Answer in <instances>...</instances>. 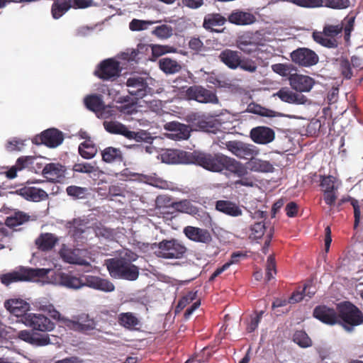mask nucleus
<instances>
[{
    "label": "nucleus",
    "instance_id": "f257e3e1",
    "mask_svg": "<svg viewBox=\"0 0 363 363\" xmlns=\"http://www.w3.org/2000/svg\"><path fill=\"white\" fill-rule=\"evenodd\" d=\"M162 161L169 164H195L213 172L226 170L238 177L247 174V167L234 158L222 153L189 152L170 150L162 155Z\"/></svg>",
    "mask_w": 363,
    "mask_h": 363
},
{
    "label": "nucleus",
    "instance_id": "f03ea898",
    "mask_svg": "<svg viewBox=\"0 0 363 363\" xmlns=\"http://www.w3.org/2000/svg\"><path fill=\"white\" fill-rule=\"evenodd\" d=\"M354 16L348 15L340 22L326 23L322 32L313 33V38L325 48H337L339 45L337 37L341 35L342 31L345 41L350 40L351 32L354 29Z\"/></svg>",
    "mask_w": 363,
    "mask_h": 363
},
{
    "label": "nucleus",
    "instance_id": "7ed1b4c3",
    "mask_svg": "<svg viewBox=\"0 0 363 363\" xmlns=\"http://www.w3.org/2000/svg\"><path fill=\"white\" fill-rule=\"evenodd\" d=\"M338 324L347 332L351 333L356 326L363 324V313L350 301H343L337 305Z\"/></svg>",
    "mask_w": 363,
    "mask_h": 363
},
{
    "label": "nucleus",
    "instance_id": "20e7f679",
    "mask_svg": "<svg viewBox=\"0 0 363 363\" xmlns=\"http://www.w3.org/2000/svg\"><path fill=\"white\" fill-rule=\"evenodd\" d=\"M105 264L110 276L114 279L135 281L139 277V267L123 259L110 258L105 261Z\"/></svg>",
    "mask_w": 363,
    "mask_h": 363
},
{
    "label": "nucleus",
    "instance_id": "39448f33",
    "mask_svg": "<svg viewBox=\"0 0 363 363\" xmlns=\"http://www.w3.org/2000/svg\"><path fill=\"white\" fill-rule=\"evenodd\" d=\"M45 269H33L21 267L18 270L12 271L0 276L1 282L5 286L18 281H31L36 278L44 277L47 275Z\"/></svg>",
    "mask_w": 363,
    "mask_h": 363
},
{
    "label": "nucleus",
    "instance_id": "423d86ee",
    "mask_svg": "<svg viewBox=\"0 0 363 363\" xmlns=\"http://www.w3.org/2000/svg\"><path fill=\"white\" fill-rule=\"evenodd\" d=\"M154 245L158 247L157 255L164 259H180L187 251L186 246L177 239L163 240Z\"/></svg>",
    "mask_w": 363,
    "mask_h": 363
},
{
    "label": "nucleus",
    "instance_id": "0eeeda50",
    "mask_svg": "<svg viewBox=\"0 0 363 363\" xmlns=\"http://www.w3.org/2000/svg\"><path fill=\"white\" fill-rule=\"evenodd\" d=\"M21 322L27 327L31 328L33 330H38L47 333L55 329V325L47 316L40 313H30L25 315Z\"/></svg>",
    "mask_w": 363,
    "mask_h": 363
},
{
    "label": "nucleus",
    "instance_id": "6e6552de",
    "mask_svg": "<svg viewBox=\"0 0 363 363\" xmlns=\"http://www.w3.org/2000/svg\"><path fill=\"white\" fill-rule=\"evenodd\" d=\"M185 96L189 100H194L201 104H217L219 103V99L215 91L200 85L189 86L185 91Z\"/></svg>",
    "mask_w": 363,
    "mask_h": 363
},
{
    "label": "nucleus",
    "instance_id": "1a4fd4ad",
    "mask_svg": "<svg viewBox=\"0 0 363 363\" xmlns=\"http://www.w3.org/2000/svg\"><path fill=\"white\" fill-rule=\"evenodd\" d=\"M121 72L119 62L108 58L100 62L94 71V75L104 81H113L120 76Z\"/></svg>",
    "mask_w": 363,
    "mask_h": 363
},
{
    "label": "nucleus",
    "instance_id": "9d476101",
    "mask_svg": "<svg viewBox=\"0 0 363 363\" xmlns=\"http://www.w3.org/2000/svg\"><path fill=\"white\" fill-rule=\"evenodd\" d=\"M225 147L233 155L240 159L250 160L259 155V149L254 145L240 140H230L225 143Z\"/></svg>",
    "mask_w": 363,
    "mask_h": 363
},
{
    "label": "nucleus",
    "instance_id": "9b49d317",
    "mask_svg": "<svg viewBox=\"0 0 363 363\" xmlns=\"http://www.w3.org/2000/svg\"><path fill=\"white\" fill-rule=\"evenodd\" d=\"M320 182L325 203L330 207L333 206L337 199L338 180L332 175L320 176Z\"/></svg>",
    "mask_w": 363,
    "mask_h": 363
},
{
    "label": "nucleus",
    "instance_id": "f8f14e48",
    "mask_svg": "<svg viewBox=\"0 0 363 363\" xmlns=\"http://www.w3.org/2000/svg\"><path fill=\"white\" fill-rule=\"evenodd\" d=\"M64 135L62 132L57 128H48L43 131L40 135H35L32 142L35 145H45V146L55 148L62 143Z\"/></svg>",
    "mask_w": 363,
    "mask_h": 363
},
{
    "label": "nucleus",
    "instance_id": "ddd939ff",
    "mask_svg": "<svg viewBox=\"0 0 363 363\" xmlns=\"http://www.w3.org/2000/svg\"><path fill=\"white\" fill-rule=\"evenodd\" d=\"M125 84L128 93L137 99H142L152 92V88L148 86L147 79L138 75L130 77Z\"/></svg>",
    "mask_w": 363,
    "mask_h": 363
},
{
    "label": "nucleus",
    "instance_id": "4468645a",
    "mask_svg": "<svg viewBox=\"0 0 363 363\" xmlns=\"http://www.w3.org/2000/svg\"><path fill=\"white\" fill-rule=\"evenodd\" d=\"M64 323L69 329L84 334H89L96 328V322L88 314H81L75 320L65 319Z\"/></svg>",
    "mask_w": 363,
    "mask_h": 363
},
{
    "label": "nucleus",
    "instance_id": "2eb2a0df",
    "mask_svg": "<svg viewBox=\"0 0 363 363\" xmlns=\"http://www.w3.org/2000/svg\"><path fill=\"white\" fill-rule=\"evenodd\" d=\"M291 60L301 67H309L318 62L319 57L313 50L301 48L294 50L291 53Z\"/></svg>",
    "mask_w": 363,
    "mask_h": 363
},
{
    "label": "nucleus",
    "instance_id": "dca6fc26",
    "mask_svg": "<svg viewBox=\"0 0 363 363\" xmlns=\"http://www.w3.org/2000/svg\"><path fill=\"white\" fill-rule=\"evenodd\" d=\"M183 233L188 239L195 242L209 245L213 240L211 232L206 228L188 225L184 228Z\"/></svg>",
    "mask_w": 363,
    "mask_h": 363
},
{
    "label": "nucleus",
    "instance_id": "f3484780",
    "mask_svg": "<svg viewBox=\"0 0 363 363\" xmlns=\"http://www.w3.org/2000/svg\"><path fill=\"white\" fill-rule=\"evenodd\" d=\"M313 315L316 319L329 325L338 324L340 320L337 310L325 305L316 306L313 310Z\"/></svg>",
    "mask_w": 363,
    "mask_h": 363
},
{
    "label": "nucleus",
    "instance_id": "a211bd4d",
    "mask_svg": "<svg viewBox=\"0 0 363 363\" xmlns=\"http://www.w3.org/2000/svg\"><path fill=\"white\" fill-rule=\"evenodd\" d=\"M164 128L170 132L167 134V138L174 140H187L191 133L189 125L177 121L167 123Z\"/></svg>",
    "mask_w": 363,
    "mask_h": 363
},
{
    "label": "nucleus",
    "instance_id": "6ab92c4d",
    "mask_svg": "<svg viewBox=\"0 0 363 363\" xmlns=\"http://www.w3.org/2000/svg\"><path fill=\"white\" fill-rule=\"evenodd\" d=\"M17 337L33 346L43 347L51 343L48 333H37L28 330H23L18 333Z\"/></svg>",
    "mask_w": 363,
    "mask_h": 363
},
{
    "label": "nucleus",
    "instance_id": "aec40b11",
    "mask_svg": "<svg viewBox=\"0 0 363 363\" xmlns=\"http://www.w3.org/2000/svg\"><path fill=\"white\" fill-rule=\"evenodd\" d=\"M67 168L60 163H49L45 165L42 175L48 181L60 183L65 179Z\"/></svg>",
    "mask_w": 363,
    "mask_h": 363
},
{
    "label": "nucleus",
    "instance_id": "412c9836",
    "mask_svg": "<svg viewBox=\"0 0 363 363\" xmlns=\"http://www.w3.org/2000/svg\"><path fill=\"white\" fill-rule=\"evenodd\" d=\"M291 88L298 92H308L314 85V79L309 76L293 74L289 77Z\"/></svg>",
    "mask_w": 363,
    "mask_h": 363
},
{
    "label": "nucleus",
    "instance_id": "4be33fe9",
    "mask_svg": "<svg viewBox=\"0 0 363 363\" xmlns=\"http://www.w3.org/2000/svg\"><path fill=\"white\" fill-rule=\"evenodd\" d=\"M250 136L254 143L266 145L274 140L275 133L269 127L258 126L250 130Z\"/></svg>",
    "mask_w": 363,
    "mask_h": 363
},
{
    "label": "nucleus",
    "instance_id": "5701e85b",
    "mask_svg": "<svg viewBox=\"0 0 363 363\" xmlns=\"http://www.w3.org/2000/svg\"><path fill=\"white\" fill-rule=\"evenodd\" d=\"M4 307L11 314L21 317V319L30 310V304L21 298H11L4 302Z\"/></svg>",
    "mask_w": 363,
    "mask_h": 363
},
{
    "label": "nucleus",
    "instance_id": "b1692460",
    "mask_svg": "<svg viewBox=\"0 0 363 363\" xmlns=\"http://www.w3.org/2000/svg\"><path fill=\"white\" fill-rule=\"evenodd\" d=\"M84 278L85 286L104 292H111L115 289L114 284L108 279L91 275L84 276Z\"/></svg>",
    "mask_w": 363,
    "mask_h": 363
},
{
    "label": "nucleus",
    "instance_id": "393cba45",
    "mask_svg": "<svg viewBox=\"0 0 363 363\" xmlns=\"http://www.w3.org/2000/svg\"><path fill=\"white\" fill-rule=\"evenodd\" d=\"M43 157L39 156H21L18 157V165H21L23 169H28L29 171L36 174L43 173L45 164L43 162Z\"/></svg>",
    "mask_w": 363,
    "mask_h": 363
},
{
    "label": "nucleus",
    "instance_id": "a878e982",
    "mask_svg": "<svg viewBox=\"0 0 363 363\" xmlns=\"http://www.w3.org/2000/svg\"><path fill=\"white\" fill-rule=\"evenodd\" d=\"M228 21L232 24L246 26L255 23L256 18L250 12L235 9L228 15Z\"/></svg>",
    "mask_w": 363,
    "mask_h": 363
},
{
    "label": "nucleus",
    "instance_id": "bb28decb",
    "mask_svg": "<svg viewBox=\"0 0 363 363\" xmlns=\"http://www.w3.org/2000/svg\"><path fill=\"white\" fill-rule=\"evenodd\" d=\"M241 52L238 50H233L225 48L220 51L218 58L228 68L230 69H236L238 68L239 60Z\"/></svg>",
    "mask_w": 363,
    "mask_h": 363
},
{
    "label": "nucleus",
    "instance_id": "cd10ccee",
    "mask_svg": "<svg viewBox=\"0 0 363 363\" xmlns=\"http://www.w3.org/2000/svg\"><path fill=\"white\" fill-rule=\"evenodd\" d=\"M216 209L231 217L242 216V211L235 203L229 200H218L216 202Z\"/></svg>",
    "mask_w": 363,
    "mask_h": 363
},
{
    "label": "nucleus",
    "instance_id": "c85d7f7f",
    "mask_svg": "<svg viewBox=\"0 0 363 363\" xmlns=\"http://www.w3.org/2000/svg\"><path fill=\"white\" fill-rule=\"evenodd\" d=\"M84 276L82 277H77L70 273H60L59 274V283L67 288L72 289H79L85 286Z\"/></svg>",
    "mask_w": 363,
    "mask_h": 363
},
{
    "label": "nucleus",
    "instance_id": "c756f323",
    "mask_svg": "<svg viewBox=\"0 0 363 363\" xmlns=\"http://www.w3.org/2000/svg\"><path fill=\"white\" fill-rule=\"evenodd\" d=\"M16 192L26 199L33 201H39L48 197V194L44 190L33 186H23Z\"/></svg>",
    "mask_w": 363,
    "mask_h": 363
},
{
    "label": "nucleus",
    "instance_id": "7c9ffc66",
    "mask_svg": "<svg viewBox=\"0 0 363 363\" xmlns=\"http://www.w3.org/2000/svg\"><path fill=\"white\" fill-rule=\"evenodd\" d=\"M274 96H278L282 101L289 104H303L307 100L305 96L294 93L287 88H281Z\"/></svg>",
    "mask_w": 363,
    "mask_h": 363
},
{
    "label": "nucleus",
    "instance_id": "2f4dec72",
    "mask_svg": "<svg viewBox=\"0 0 363 363\" xmlns=\"http://www.w3.org/2000/svg\"><path fill=\"white\" fill-rule=\"evenodd\" d=\"M58 242V238L52 233H41L35 240V243L41 251L51 250Z\"/></svg>",
    "mask_w": 363,
    "mask_h": 363
},
{
    "label": "nucleus",
    "instance_id": "473e14b6",
    "mask_svg": "<svg viewBox=\"0 0 363 363\" xmlns=\"http://www.w3.org/2000/svg\"><path fill=\"white\" fill-rule=\"evenodd\" d=\"M101 158L106 163H121L123 161V155L120 148L107 147L101 151Z\"/></svg>",
    "mask_w": 363,
    "mask_h": 363
},
{
    "label": "nucleus",
    "instance_id": "72a5a7b5",
    "mask_svg": "<svg viewBox=\"0 0 363 363\" xmlns=\"http://www.w3.org/2000/svg\"><path fill=\"white\" fill-rule=\"evenodd\" d=\"M247 165L251 171L257 172H273L274 169V166L269 161L262 160L255 157H252Z\"/></svg>",
    "mask_w": 363,
    "mask_h": 363
},
{
    "label": "nucleus",
    "instance_id": "f704fd0d",
    "mask_svg": "<svg viewBox=\"0 0 363 363\" xmlns=\"http://www.w3.org/2000/svg\"><path fill=\"white\" fill-rule=\"evenodd\" d=\"M82 251L79 249L67 250L62 257L65 262L69 264H74L81 266H89V262L81 256Z\"/></svg>",
    "mask_w": 363,
    "mask_h": 363
},
{
    "label": "nucleus",
    "instance_id": "c9c22d12",
    "mask_svg": "<svg viewBox=\"0 0 363 363\" xmlns=\"http://www.w3.org/2000/svg\"><path fill=\"white\" fill-rule=\"evenodd\" d=\"M70 8H72V0H55L51 7L52 16L55 19H58Z\"/></svg>",
    "mask_w": 363,
    "mask_h": 363
},
{
    "label": "nucleus",
    "instance_id": "e433bc0d",
    "mask_svg": "<svg viewBox=\"0 0 363 363\" xmlns=\"http://www.w3.org/2000/svg\"><path fill=\"white\" fill-rule=\"evenodd\" d=\"M118 322L122 327L131 330L140 324L139 319L131 312L121 313L118 316Z\"/></svg>",
    "mask_w": 363,
    "mask_h": 363
},
{
    "label": "nucleus",
    "instance_id": "4c0bfd02",
    "mask_svg": "<svg viewBox=\"0 0 363 363\" xmlns=\"http://www.w3.org/2000/svg\"><path fill=\"white\" fill-rule=\"evenodd\" d=\"M227 21L228 18L223 16L220 13H208L204 17L203 26L206 30H210L213 26H219L224 25Z\"/></svg>",
    "mask_w": 363,
    "mask_h": 363
},
{
    "label": "nucleus",
    "instance_id": "58836bf2",
    "mask_svg": "<svg viewBox=\"0 0 363 363\" xmlns=\"http://www.w3.org/2000/svg\"><path fill=\"white\" fill-rule=\"evenodd\" d=\"M84 101L86 107L91 111L96 113L104 108V103L101 95H89L85 97Z\"/></svg>",
    "mask_w": 363,
    "mask_h": 363
},
{
    "label": "nucleus",
    "instance_id": "ea45409f",
    "mask_svg": "<svg viewBox=\"0 0 363 363\" xmlns=\"http://www.w3.org/2000/svg\"><path fill=\"white\" fill-rule=\"evenodd\" d=\"M105 130L111 133L116 135H121L126 138L128 128L126 125L122 124L118 121H105L103 123Z\"/></svg>",
    "mask_w": 363,
    "mask_h": 363
},
{
    "label": "nucleus",
    "instance_id": "a19ab883",
    "mask_svg": "<svg viewBox=\"0 0 363 363\" xmlns=\"http://www.w3.org/2000/svg\"><path fill=\"white\" fill-rule=\"evenodd\" d=\"M160 68L166 74H174L182 69V66L174 60L168 57L162 58L159 61Z\"/></svg>",
    "mask_w": 363,
    "mask_h": 363
},
{
    "label": "nucleus",
    "instance_id": "79ce46f5",
    "mask_svg": "<svg viewBox=\"0 0 363 363\" xmlns=\"http://www.w3.org/2000/svg\"><path fill=\"white\" fill-rule=\"evenodd\" d=\"M97 152V148L91 140H85L79 146V153L84 159L93 158Z\"/></svg>",
    "mask_w": 363,
    "mask_h": 363
},
{
    "label": "nucleus",
    "instance_id": "37998d69",
    "mask_svg": "<svg viewBox=\"0 0 363 363\" xmlns=\"http://www.w3.org/2000/svg\"><path fill=\"white\" fill-rule=\"evenodd\" d=\"M128 140H134L136 142H145L152 143L153 138L146 130L132 131L128 129L126 138Z\"/></svg>",
    "mask_w": 363,
    "mask_h": 363
},
{
    "label": "nucleus",
    "instance_id": "c03bdc74",
    "mask_svg": "<svg viewBox=\"0 0 363 363\" xmlns=\"http://www.w3.org/2000/svg\"><path fill=\"white\" fill-rule=\"evenodd\" d=\"M293 341L302 348L309 347L312 345L311 339L303 330L295 331L293 335Z\"/></svg>",
    "mask_w": 363,
    "mask_h": 363
},
{
    "label": "nucleus",
    "instance_id": "a18cd8bd",
    "mask_svg": "<svg viewBox=\"0 0 363 363\" xmlns=\"http://www.w3.org/2000/svg\"><path fill=\"white\" fill-rule=\"evenodd\" d=\"M29 216L26 213L18 211L14 213L13 215L9 216L6 219V225L9 227L14 228L18 225H22L28 221Z\"/></svg>",
    "mask_w": 363,
    "mask_h": 363
},
{
    "label": "nucleus",
    "instance_id": "49530a36",
    "mask_svg": "<svg viewBox=\"0 0 363 363\" xmlns=\"http://www.w3.org/2000/svg\"><path fill=\"white\" fill-rule=\"evenodd\" d=\"M320 6H325L333 9H345L350 6V0H319Z\"/></svg>",
    "mask_w": 363,
    "mask_h": 363
},
{
    "label": "nucleus",
    "instance_id": "de8ad7c7",
    "mask_svg": "<svg viewBox=\"0 0 363 363\" xmlns=\"http://www.w3.org/2000/svg\"><path fill=\"white\" fill-rule=\"evenodd\" d=\"M239 64L238 68L250 73H255L257 69L256 61L250 57H242V54H240Z\"/></svg>",
    "mask_w": 363,
    "mask_h": 363
},
{
    "label": "nucleus",
    "instance_id": "09e8293b",
    "mask_svg": "<svg viewBox=\"0 0 363 363\" xmlns=\"http://www.w3.org/2000/svg\"><path fill=\"white\" fill-rule=\"evenodd\" d=\"M87 189L75 185H71L67 187L66 192L68 196L74 199H84L87 194Z\"/></svg>",
    "mask_w": 363,
    "mask_h": 363
},
{
    "label": "nucleus",
    "instance_id": "8fccbe9b",
    "mask_svg": "<svg viewBox=\"0 0 363 363\" xmlns=\"http://www.w3.org/2000/svg\"><path fill=\"white\" fill-rule=\"evenodd\" d=\"M272 70L282 77H290L291 72L294 70V65L291 64L277 63L272 65Z\"/></svg>",
    "mask_w": 363,
    "mask_h": 363
},
{
    "label": "nucleus",
    "instance_id": "3c124183",
    "mask_svg": "<svg viewBox=\"0 0 363 363\" xmlns=\"http://www.w3.org/2000/svg\"><path fill=\"white\" fill-rule=\"evenodd\" d=\"M197 298V291H190L184 295L178 301L177 310H183Z\"/></svg>",
    "mask_w": 363,
    "mask_h": 363
},
{
    "label": "nucleus",
    "instance_id": "603ef678",
    "mask_svg": "<svg viewBox=\"0 0 363 363\" xmlns=\"http://www.w3.org/2000/svg\"><path fill=\"white\" fill-rule=\"evenodd\" d=\"M25 146V140L13 138L7 141L6 149L9 152L21 151Z\"/></svg>",
    "mask_w": 363,
    "mask_h": 363
},
{
    "label": "nucleus",
    "instance_id": "864d4df0",
    "mask_svg": "<svg viewBox=\"0 0 363 363\" xmlns=\"http://www.w3.org/2000/svg\"><path fill=\"white\" fill-rule=\"evenodd\" d=\"M152 33L160 38L167 39L172 36V28L171 26L164 24L157 26Z\"/></svg>",
    "mask_w": 363,
    "mask_h": 363
},
{
    "label": "nucleus",
    "instance_id": "5fc2aeb1",
    "mask_svg": "<svg viewBox=\"0 0 363 363\" xmlns=\"http://www.w3.org/2000/svg\"><path fill=\"white\" fill-rule=\"evenodd\" d=\"M276 262L274 255H269L267 260L266 266V279L267 281L271 280L274 278V275L276 274Z\"/></svg>",
    "mask_w": 363,
    "mask_h": 363
},
{
    "label": "nucleus",
    "instance_id": "6e6d98bb",
    "mask_svg": "<svg viewBox=\"0 0 363 363\" xmlns=\"http://www.w3.org/2000/svg\"><path fill=\"white\" fill-rule=\"evenodd\" d=\"M175 48L168 45H154L152 46V53L155 57H158L169 52H174Z\"/></svg>",
    "mask_w": 363,
    "mask_h": 363
},
{
    "label": "nucleus",
    "instance_id": "4d7b16f0",
    "mask_svg": "<svg viewBox=\"0 0 363 363\" xmlns=\"http://www.w3.org/2000/svg\"><path fill=\"white\" fill-rule=\"evenodd\" d=\"M145 48L144 45L138 44L137 49H133L131 50H127V52L123 53V58L128 60V62H137L139 59L140 50Z\"/></svg>",
    "mask_w": 363,
    "mask_h": 363
},
{
    "label": "nucleus",
    "instance_id": "13d9d810",
    "mask_svg": "<svg viewBox=\"0 0 363 363\" xmlns=\"http://www.w3.org/2000/svg\"><path fill=\"white\" fill-rule=\"evenodd\" d=\"M72 169L76 172L87 174H90L96 171L94 166L87 162L75 164L73 166Z\"/></svg>",
    "mask_w": 363,
    "mask_h": 363
},
{
    "label": "nucleus",
    "instance_id": "bf43d9fd",
    "mask_svg": "<svg viewBox=\"0 0 363 363\" xmlns=\"http://www.w3.org/2000/svg\"><path fill=\"white\" fill-rule=\"evenodd\" d=\"M74 226L71 228L72 236L75 239L82 238V234L84 233V225L82 223L80 220L74 219L73 220Z\"/></svg>",
    "mask_w": 363,
    "mask_h": 363
},
{
    "label": "nucleus",
    "instance_id": "052dcab7",
    "mask_svg": "<svg viewBox=\"0 0 363 363\" xmlns=\"http://www.w3.org/2000/svg\"><path fill=\"white\" fill-rule=\"evenodd\" d=\"M151 23L146 21L133 19L129 23V28L133 31L143 30L147 28V26Z\"/></svg>",
    "mask_w": 363,
    "mask_h": 363
},
{
    "label": "nucleus",
    "instance_id": "680f3d73",
    "mask_svg": "<svg viewBox=\"0 0 363 363\" xmlns=\"http://www.w3.org/2000/svg\"><path fill=\"white\" fill-rule=\"evenodd\" d=\"M290 1L298 6L305 8L320 7L319 0H290Z\"/></svg>",
    "mask_w": 363,
    "mask_h": 363
},
{
    "label": "nucleus",
    "instance_id": "e2e57ef3",
    "mask_svg": "<svg viewBox=\"0 0 363 363\" xmlns=\"http://www.w3.org/2000/svg\"><path fill=\"white\" fill-rule=\"evenodd\" d=\"M189 48L196 53L205 50L203 42L199 38H192L189 42Z\"/></svg>",
    "mask_w": 363,
    "mask_h": 363
},
{
    "label": "nucleus",
    "instance_id": "0e129e2a",
    "mask_svg": "<svg viewBox=\"0 0 363 363\" xmlns=\"http://www.w3.org/2000/svg\"><path fill=\"white\" fill-rule=\"evenodd\" d=\"M265 225L262 222L255 223L251 226L252 235L255 238H261L264 233Z\"/></svg>",
    "mask_w": 363,
    "mask_h": 363
},
{
    "label": "nucleus",
    "instance_id": "69168bd1",
    "mask_svg": "<svg viewBox=\"0 0 363 363\" xmlns=\"http://www.w3.org/2000/svg\"><path fill=\"white\" fill-rule=\"evenodd\" d=\"M351 205L352 206V207L354 208V228H357L359 223L360 215H361L359 202L357 200L352 199L351 200Z\"/></svg>",
    "mask_w": 363,
    "mask_h": 363
},
{
    "label": "nucleus",
    "instance_id": "338daca9",
    "mask_svg": "<svg viewBox=\"0 0 363 363\" xmlns=\"http://www.w3.org/2000/svg\"><path fill=\"white\" fill-rule=\"evenodd\" d=\"M341 72L346 79H350L352 77V72L349 60H343L340 62Z\"/></svg>",
    "mask_w": 363,
    "mask_h": 363
},
{
    "label": "nucleus",
    "instance_id": "774afa93",
    "mask_svg": "<svg viewBox=\"0 0 363 363\" xmlns=\"http://www.w3.org/2000/svg\"><path fill=\"white\" fill-rule=\"evenodd\" d=\"M118 258L124 259L126 262L133 264V262L138 259V255L130 250H126Z\"/></svg>",
    "mask_w": 363,
    "mask_h": 363
}]
</instances>
